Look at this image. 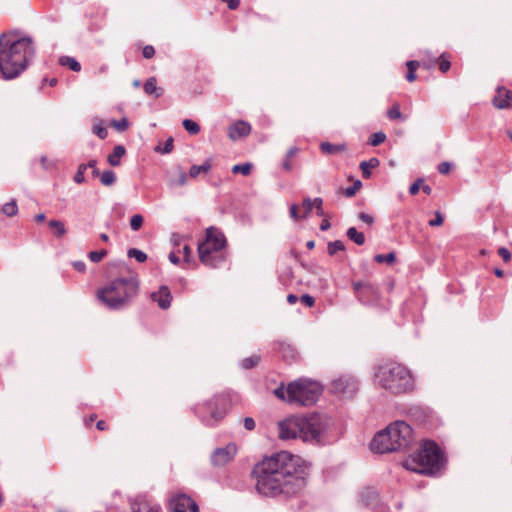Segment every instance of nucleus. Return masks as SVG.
Instances as JSON below:
<instances>
[{
  "label": "nucleus",
  "instance_id": "f257e3e1",
  "mask_svg": "<svg viewBox=\"0 0 512 512\" xmlns=\"http://www.w3.org/2000/svg\"><path fill=\"white\" fill-rule=\"evenodd\" d=\"M308 468L309 465L300 456L288 451L274 453L252 470L256 490L270 497L296 494L306 485Z\"/></svg>",
  "mask_w": 512,
  "mask_h": 512
},
{
  "label": "nucleus",
  "instance_id": "f03ea898",
  "mask_svg": "<svg viewBox=\"0 0 512 512\" xmlns=\"http://www.w3.org/2000/svg\"><path fill=\"white\" fill-rule=\"evenodd\" d=\"M35 53L30 37L15 38L14 32L0 34V75L5 80L18 77Z\"/></svg>",
  "mask_w": 512,
  "mask_h": 512
},
{
  "label": "nucleus",
  "instance_id": "7ed1b4c3",
  "mask_svg": "<svg viewBox=\"0 0 512 512\" xmlns=\"http://www.w3.org/2000/svg\"><path fill=\"white\" fill-rule=\"evenodd\" d=\"M139 292L138 277L117 278L97 291V298L107 308L120 310L135 299Z\"/></svg>",
  "mask_w": 512,
  "mask_h": 512
},
{
  "label": "nucleus",
  "instance_id": "20e7f679",
  "mask_svg": "<svg viewBox=\"0 0 512 512\" xmlns=\"http://www.w3.org/2000/svg\"><path fill=\"white\" fill-rule=\"evenodd\" d=\"M413 440V430L404 421H395L379 431L373 438L370 448L376 453L400 451L409 447Z\"/></svg>",
  "mask_w": 512,
  "mask_h": 512
},
{
  "label": "nucleus",
  "instance_id": "39448f33",
  "mask_svg": "<svg viewBox=\"0 0 512 512\" xmlns=\"http://www.w3.org/2000/svg\"><path fill=\"white\" fill-rule=\"evenodd\" d=\"M375 383L392 394H402L413 389L411 372L397 362H386L378 366Z\"/></svg>",
  "mask_w": 512,
  "mask_h": 512
},
{
  "label": "nucleus",
  "instance_id": "423d86ee",
  "mask_svg": "<svg viewBox=\"0 0 512 512\" xmlns=\"http://www.w3.org/2000/svg\"><path fill=\"white\" fill-rule=\"evenodd\" d=\"M442 464V454L439 446L434 441H425L420 450L411 455L405 462L407 470L419 474H434Z\"/></svg>",
  "mask_w": 512,
  "mask_h": 512
},
{
  "label": "nucleus",
  "instance_id": "0eeeda50",
  "mask_svg": "<svg viewBox=\"0 0 512 512\" xmlns=\"http://www.w3.org/2000/svg\"><path fill=\"white\" fill-rule=\"evenodd\" d=\"M225 245L226 239L222 232L214 227L207 228L204 241L198 244L200 261L211 268L220 266L226 260Z\"/></svg>",
  "mask_w": 512,
  "mask_h": 512
},
{
  "label": "nucleus",
  "instance_id": "6e6552de",
  "mask_svg": "<svg viewBox=\"0 0 512 512\" xmlns=\"http://www.w3.org/2000/svg\"><path fill=\"white\" fill-rule=\"evenodd\" d=\"M301 434L300 439L304 442L324 445L330 442V431L332 420L326 415L319 413L309 414L300 417Z\"/></svg>",
  "mask_w": 512,
  "mask_h": 512
},
{
  "label": "nucleus",
  "instance_id": "1a4fd4ad",
  "mask_svg": "<svg viewBox=\"0 0 512 512\" xmlns=\"http://www.w3.org/2000/svg\"><path fill=\"white\" fill-rule=\"evenodd\" d=\"M321 385L315 381L299 379L287 386V402L290 404L309 406L314 404L321 395Z\"/></svg>",
  "mask_w": 512,
  "mask_h": 512
},
{
  "label": "nucleus",
  "instance_id": "9d476101",
  "mask_svg": "<svg viewBox=\"0 0 512 512\" xmlns=\"http://www.w3.org/2000/svg\"><path fill=\"white\" fill-rule=\"evenodd\" d=\"M228 408L229 399L224 395H218L208 402L198 405L195 411L206 426H214L223 419Z\"/></svg>",
  "mask_w": 512,
  "mask_h": 512
},
{
  "label": "nucleus",
  "instance_id": "9b49d317",
  "mask_svg": "<svg viewBox=\"0 0 512 512\" xmlns=\"http://www.w3.org/2000/svg\"><path fill=\"white\" fill-rule=\"evenodd\" d=\"M332 391L342 397L351 398L358 390V381L352 375H341L331 383Z\"/></svg>",
  "mask_w": 512,
  "mask_h": 512
},
{
  "label": "nucleus",
  "instance_id": "f8f14e48",
  "mask_svg": "<svg viewBox=\"0 0 512 512\" xmlns=\"http://www.w3.org/2000/svg\"><path fill=\"white\" fill-rule=\"evenodd\" d=\"M279 438L282 440H290L300 438L301 423L300 417H292L285 419L278 424Z\"/></svg>",
  "mask_w": 512,
  "mask_h": 512
},
{
  "label": "nucleus",
  "instance_id": "ddd939ff",
  "mask_svg": "<svg viewBox=\"0 0 512 512\" xmlns=\"http://www.w3.org/2000/svg\"><path fill=\"white\" fill-rule=\"evenodd\" d=\"M353 290L358 300L364 304H371L379 299V291L370 283L354 282Z\"/></svg>",
  "mask_w": 512,
  "mask_h": 512
},
{
  "label": "nucleus",
  "instance_id": "4468645a",
  "mask_svg": "<svg viewBox=\"0 0 512 512\" xmlns=\"http://www.w3.org/2000/svg\"><path fill=\"white\" fill-rule=\"evenodd\" d=\"M172 512H199L197 503L186 494H175L169 502Z\"/></svg>",
  "mask_w": 512,
  "mask_h": 512
},
{
  "label": "nucleus",
  "instance_id": "2eb2a0df",
  "mask_svg": "<svg viewBox=\"0 0 512 512\" xmlns=\"http://www.w3.org/2000/svg\"><path fill=\"white\" fill-rule=\"evenodd\" d=\"M236 453V445L229 443L225 447L217 448L213 452L211 456V462L214 466H224L233 459Z\"/></svg>",
  "mask_w": 512,
  "mask_h": 512
},
{
  "label": "nucleus",
  "instance_id": "dca6fc26",
  "mask_svg": "<svg viewBox=\"0 0 512 512\" xmlns=\"http://www.w3.org/2000/svg\"><path fill=\"white\" fill-rule=\"evenodd\" d=\"M131 512H161V507L151 504L143 496H138L130 502Z\"/></svg>",
  "mask_w": 512,
  "mask_h": 512
},
{
  "label": "nucleus",
  "instance_id": "f3484780",
  "mask_svg": "<svg viewBox=\"0 0 512 512\" xmlns=\"http://www.w3.org/2000/svg\"><path fill=\"white\" fill-rule=\"evenodd\" d=\"M512 101V92L505 87L499 86L496 95L492 99V104L497 109H506L510 107Z\"/></svg>",
  "mask_w": 512,
  "mask_h": 512
},
{
  "label": "nucleus",
  "instance_id": "a211bd4d",
  "mask_svg": "<svg viewBox=\"0 0 512 512\" xmlns=\"http://www.w3.org/2000/svg\"><path fill=\"white\" fill-rule=\"evenodd\" d=\"M151 299L156 302L161 309H168L172 301L170 289L165 285L161 286L158 291L151 294Z\"/></svg>",
  "mask_w": 512,
  "mask_h": 512
},
{
  "label": "nucleus",
  "instance_id": "6ab92c4d",
  "mask_svg": "<svg viewBox=\"0 0 512 512\" xmlns=\"http://www.w3.org/2000/svg\"><path fill=\"white\" fill-rule=\"evenodd\" d=\"M251 132V125L245 121H237L229 127L228 135L230 139L237 140L239 138L249 135Z\"/></svg>",
  "mask_w": 512,
  "mask_h": 512
},
{
  "label": "nucleus",
  "instance_id": "aec40b11",
  "mask_svg": "<svg viewBox=\"0 0 512 512\" xmlns=\"http://www.w3.org/2000/svg\"><path fill=\"white\" fill-rule=\"evenodd\" d=\"M143 89L146 94L154 95L155 98L163 95V89L157 86V79L155 77L148 78L144 83Z\"/></svg>",
  "mask_w": 512,
  "mask_h": 512
},
{
  "label": "nucleus",
  "instance_id": "412c9836",
  "mask_svg": "<svg viewBox=\"0 0 512 512\" xmlns=\"http://www.w3.org/2000/svg\"><path fill=\"white\" fill-rule=\"evenodd\" d=\"M380 161L378 158H370L367 161H362L360 163V169L362 171V176L365 179H369L371 177V169L378 167Z\"/></svg>",
  "mask_w": 512,
  "mask_h": 512
},
{
  "label": "nucleus",
  "instance_id": "4be33fe9",
  "mask_svg": "<svg viewBox=\"0 0 512 512\" xmlns=\"http://www.w3.org/2000/svg\"><path fill=\"white\" fill-rule=\"evenodd\" d=\"M212 168L211 161L208 159L203 162L201 165H192L189 170V176L191 178H196L200 174H206L208 173Z\"/></svg>",
  "mask_w": 512,
  "mask_h": 512
},
{
  "label": "nucleus",
  "instance_id": "5701e85b",
  "mask_svg": "<svg viewBox=\"0 0 512 512\" xmlns=\"http://www.w3.org/2000/svg\"><path fill=\"white\" fill-rule=\"evenodd\" d=\"M125 154V148L121 145L114 147L111 154L108 155V163L111 166H118L120 164L121 157Z\"/></svg>",
  "mask_w": 512,
  "mask_h": 512
},
{
  "label": "nucleus",
  "instance_id": "b1692460",
  "mask_svg": "<svg viewBox=\"0 0 512 512\" xmlns=\"http://www.w3.org/2000/svg\"><path fill=\"white\" fill-rule=\"evenodd\" d=\"M59 64L62 66H67L69 69H71L74 72H79L81 70L80 63L71 56H62L59 58Z\"/></svg>",
  "mask_w": 512,
  "mask_h": 512
},
{
  "label": "nucleus",
  "instance_id": "393cba45",
  "mask_svg": "<svg viewBox=\"0 0 512 512\" xmlns=\"http://www.w3.org/2000/svg\"><path fill=\"white\" fill-rule=\"evenodd\" d=\"M346 234L347 237L357 245H363L365 243V235L362 232H358L355 227H350Z\"/></svg>",
  "mask_w": 512,
  "mask_h": 512
},
{
  "label": "nucleus",
  "instance_id": "a878e982",
  "mask_svg": "<svg viewBox=\"0 0 512 512\" xmlns=\"http://www.w3.org/2000/svg\"><path fill=\"white\" fill-rule=\"evenodd\" d=\"M187 180H188V177H187L186 172L183 171L182 169H178L177 178L170 179L169 185H170V187L184 186L187 184Z\"/></svg>",
  "mask_w": 512,
  "mask_h": 512
},
{
  "label": "nucleus",
  "instance_id": "bb28decb",
  "mask_svg": "<svg viewBox=\"0 0 512 512\" xmlns=\"http://www.w3.org/2000/svg\"><path fill=\"white\" fill-rule=\"evenodd\" d=\"M100 181L105 186H111L116 182V175L112 170H106L101 173Z\"/></svg>",
  "mask_w": 512,
  "mask_h": 512
},
{
  "label": "nucleus",
  "instance_id": "cd10ccee",
  "mask_svg": "<svg viewBox=\"0 0 512 512\" xmlns=\"http://www.w3.org/2000/svg\"><path fill=\"white\" fill-rule=\"evenodd\" d=\"M127 255L130 258H134L139 263H143L147 260L146 253L136 248H130Z\"/></svg>",
  "mask_w": 512,
  "mask_h": 512
},
{
  "label": "nucleus",
  "instance_id": "c85d7f7f",
  "mask_svg": "<svg viewBox=\"0 0 512 512\" xmlns=\"http://www.w3.org/2000/svg\"><path fill=\"white\" fill-rule=\"evenodd\" d=\"M49 226H50V228L54 229V234L57 237H61L66 233V229H65L63 222H61L59 220H50Z\"/></svg>",
  "mask_w": 512,
  "mask_h": 512
},
{
  "label": "nucleus",
  "instance_id": "c756f323",
  "mask_svg": "<svg viewBox=\"0 0 512 512\" xmlns=\"http://www.w3.org/2000/svg\"><path fill=\"white\" fill-rule=\"evenodd\" d=\"M2 212L9 216H15L18 212V206L15 200H11L10 202L6 203L2 207Z\"/></svg>",
  "mask_w": 512,
  "mask_h": 512
},
{
  "label": "nucleus",
  "instance_id": "7c9ffc66",
  "mask_svg": "<svg viewBox=\"0 0 512 512\" xmlns=\"http://www.w3.org/2000/svg\"><path fill=\"white\" fill-rule=\"evenodd\" d=\"M251 170H252L251 163L237 164L232 167V172L234 174L241 173L244 176L249 175L251 173Z\"/></svg>",
  "mask_w": 512,
  "mask_h": 512
},
{
  "label": "nucleus",
  "instance_id": "2f4dec72",
  "mask_svg": "<svg viewBox=\"0 0 512 512\" xmlns=\"http://www.w3.org/2000/svg\"><path fill=\"white\" fill-rule=\"evenodd\" d=\"M260 361V357L257 355H253L247 358H244L241 361V367L244 369H251L255 367Z\"/></svg>",
  "mask_w": 512,
  "mask_h": 512
},
{
  "label": "nucleus",
  "instance_id": "473e14b6",
  "mask_svg": "<svg viewBox=\"0 0 512 512\" xmlns=\"http://www.w3.org/2000/svg\"><path fill=\"white\" fill-rule=\"evenodd\" d=\"M345 249L344 243L340 240H336L330 242L328 244L327 250L329 255H335L338 251H343Z\"/></svg>",
  "mask_w": 512,
  "mask_h": 512
},
{
  "label": "nucleus",
  "instance_id": "72a5a7b5",
  "mask_svg": "<svg viewBox=\"0 0 512 512\" xmlns=\"http://www.w3.org/2000/svg\"><path fill=\"white\" fill-rule=\"evenodd\" d=\"M374 260L377 262V263H388V264H392L395 262L396 260V256H395V253L394 252H390L388 254H378L375 256Z\"/></svg>",
  "mask_w": 512,
  "mask_h": 512
},
{
  "label": "nucleus",
  "instance_id": "f704fd0d",
  "mask_svg": "<svg viewBox=\"0 0 512 512\" xmlns=\"http://www.w3.org/2000/svg\"><path fill=\"white\" fill-rule=\"evenodd\" d=\"M385 140H386V135H385V133H383V132H375V133H373V134L370 136L368 143H369L371 146H378V145H380L381 143H383Z\"/></svg>",
  "mask_w": 512,
  "mask_h": 512
},
{
  "label": "nucleus",
  "instance_id": "c9c22d12",
  "mask_svg": "<svg viewBox=\"0 0 512 512\" xmlns=\"http://www.w3.org/2000/svg\"><path fill=\"white\" fill-rule=\"evenodd\" d=\"M183 127L190 133V134H197L199 133L200 131V126L194 122L193 120H190V119H185L183 121Z\"/></svg>",
  "mask_w": 512,
  "mask_h": 512
},
{
  "label": "nucleus",
  "instance_id": "e433bc0d",
  "mask_svg": "<svg viewBox=\"0 0 512 512\" xmlns=\"http://www.w3.org/2000/svg\"><path fill=\"white\" fill-rule=\"evenodd\" d=\"M143 216L140 214H135L130 219V227L133 231H138L143 225Z\"/></svg>",
  "mask_w": 512,
  "mask_h": 512
},
{
  "label": "nucleus",
  "instance_id": "4c0bfd02",
  "mask_svg": "<svg viewBox=\"0 0 512 512\" xmlns=\"http://www.w3.org/2000/svg\"><path fill=\"white\" fill-rule=\"evenodd\" d=\"M387 116L391 120L402 119V113L400 111L399 104H394L388 111Z\"/></svg>",
  "mask_w": 512,
  "mask_h": 512
},
{
  "label": "nucleus",
  "instance_id": "58836bf2",
  "mask_svg": "<svg viewBox=\"0 0 512 512\" xmlns=\"http://www.w3.org/2000/svg\"><path fill=\"white\" fill-rule=\"evenodd\" d=\"M107 253L108 252L105 249L100 251H91L89 252L88 257L92 262L98 263L107 255Z\"/></svg>",
  "mask_w": 512,
  "mask_h": 512
},
{
  "label": "nucleus",
  "instance_id": "ea45409f",
  "mask_svg": "<svg viewBox=\"0 0 512 512\" xmlns=\"http://www.w3.org/2000/svg\"><path fill=\"white\" fill-rule=\"evenodd\" d=\"M86 170H87V165L86 164H80L79 165L78 170H77L76 174L74 175V181L77 184H81V183H83L85 181L84 174H85Z\"/></svg>",
  "mask_w": 512,
  "mask_h": 512
},
{
  "label": "nucleus",
  "instance_id": "a19ab883",
  "mask_svg": "<svg viewBox=\"0 0 512 512\" xmlns=\"http://www.w3.org/2000/svg\"><path fill=\"white\" fill-rule=\"evenodd\" d=\"M342 149H343L342 147L333 145V144H331L329 142H324V143L321 144V150L323 152L329 153V154L342 151Z\"/></svg>",
  "mask_w": 512,
  "mask_h": 512
},
{
  "label": "nucleus",
  "instance_id": "79ce46f5",
  "mask_svg": "<svg viewBox=\"0 0 512 512\" xmlns=\"http://www.w3.org/2000/svg\"><path fill=\"white\" fill-rule=\"evenodd\" d=\"M172 150H173V138L172 137L168 138L165 141L164 146L162 148L160 146H157L155 148V151L161 152L163 154L170 153Z\"/></svg>",
  "mask_w": 512,
  "mask_h": 512
},
{
  "label": "nucleus",
  "instance_id": "37998d69",
  "mask_svg": "<svg viewBox=\"0 0 512 512\" xmlns=\"http://www.w3.org/2000/svg\"><path fill=\"white\" fill-rule=\"evenodd\" d=\"M451 67V62L446 58L445 54L439 57V69L442 73H446Z\"/></svg>",
  "mask_w": 512,
  "mask_h": 512
},
{
  "label": "nucleus",
  "instance_id": "c03bdc74",
  "mask_svg": "<svg viewBox=\"0 0 512 512\" xmlns=\"http://www.w3.org/2000/svg\"><path fill=\"white\" fill-rule=\"evenodd\" d=\"M281 348H282L283 357L291 358V359L295 358L296 351L293 347H291L290 345L281 344Z\"/></svg>",
  "mask_w": 512,
  "mask_h": 512
},
{
  "label": "nucleus",
  "instance_id": "a18cd8bd",
  "mask_svg": "<svg viewBox=\"0 0 512 512\" xmlns=\"http://www.w3.org/2000/svg\"><path fill=\"white\" fill-rule=\"evenodd\" d=\"M314 204H315L314 199L311 200L309 197L303 199L302 205L305 209V213H304L303 217H307L311 213V211L314 207Z\"/></svg>",
  "mask_w": 512,
  "mask_h": 512
},
{
  "label": "nucleus",
  "instance_id": "49530a36",
  "mask_svg": "<svg viewBox=\"0 0 512 512\" xmlns=\"http://www.w3.org/2000/svg\"><path fill=\"white\" fill-rule=\"evenodd\" d=\"M113 126L117 131H125L128 128V120L126 118H122L119 121L114 120Z\"/></svg>",
  "mask_w": 512,
  "mask_h": 512
},
{
  "label": "nucleus",
  "instance_id": "de8ad7c7",
  "mask_svg": "<svg viewBox=\"0 0 512 512\" xmlns=\"http://www.w3.org/2000/svg\"><path fill=\"white\" fill-rule=\"evenodd\" d=\"M361 187V182L356 181L352 186H349L345 189V195L347 197H352L356 194L357 190Z\"/></svg>",
  "mask_w": 512,
  "mask_h": 512
},
{
  "label": "nucleus",
  "instance_id": "09e8293b",
  "mask_svg": "<svg viewBox=\"0 0 512 512\" xmlns=\"http://www.w3.org/2000/svg\"><path fill=\"white\" fill-rule=\"evenodd\" d=\"M314 207L316 208V214L320 217H323L325 215L323 210V199L320 197H316L314 199Z\"/></svg>",
  "mask_w": 512,
  "mask_h": 512
},
{
  "label": "nucleus",
  "instance_id": "8fccbe9b",
  "mask_svg": "<svg viewBox=\"0 0 512 512\" xmlns=\"http://www.w3.org/2000/svg\"><path fill=\"white\" fill-rule=\"evenodd\" d=\"M443 221H444V218H443L442 214L439 211H437L435 213V218L429 221V225L431 227L441 226L443 224Z\"/></svg>",
  "mask_w": 512,
  "mask_h": 512
},
{
  "label": "nucleus",
  "instance_id": "3c124183",
  "mask_svg": "<svg viewBox=\"0 0 512 512\" xmlns=\"http://www.w3.org/2000/svg\"><path fill=\"white\" fill-rule=\"evenodd\" d=\"M300 300H301V302H302L304 305H306V306H308V307H313V306H314V304H315V299H314V297H312V296H311V295H309V294H304V295H302V296H301V298H300Z\"/></svg>",
  "mask_w": 512,
  "mask_h": 512
},
{
  "label": "nucleus",
  "instance_id": "603ef678",
  "mask_svg": "<svg viewBox=\"0 0 512 512\" xmlns=\"http://www.w3.org/2000/svg\"><path fill=\"white\" fill-rule=\"evenodd\" d=\"M423 183V180L422 179H417L409 188V193L411 195H415L418 193L420 187H421V184Z\"/></svg>",
  "mask_w": 512,
  "mask_h": 512
},
{
  "label": "nucleus",
  "instance_id": "864d4df0",
  "mask_svg": "<svg viewBox=\"0 0 512 512\" xmlns=\"http://www.w3.org/2000/svg\"><path fill=\"white\" fill-rule=\"evenodd\" d=\"M155 55V49L151 45H147L143 48V56L146 59H150Z\"/></svg>",
  "mask_w": 512,
  "mask_h": 512
},
{
  "label": "nucleus",
  "instance_id": "5fc2aeb1",
  "mask_svg": "<svg viewBox=\"0 0 512 512\" xmlns=\"http://www.w3.org/2000/svg\"><path fill=\"white\" fill-rule=\"evenodd\" d=\"M243 424L244 427L249 431L254 430L256 426L254 419L251 417H245L243 420Z\"/></svg>",
  "mask_w": 512,
  "mask_h": 512
},
{
  "label": "nucleus",
  "instance_id": "6e6d98bb",
  "mask_svg": "<svg viewBox=\"0 0 512 512\" xmlns=\"http://www.w3.org/2000/svg\"><path fill=\"white\" fill-rule=\"evenodd\" d=\"M498 254L505 262H508L511 259V254L508 249L505 247H501L498 250Z\"/></svg>",
  "mask_w": 512,
  "mask_h": 512
},
{
  "label": "nucleus",
  "instance_id": "4d7b16f0",
  "mask_svg": "<svg viewBox=\"0 0 512 512\" xmlns=\"http://www.w3.org/2000/svg\"><path fill=\"white\" fill-rule=\"evenodd\" d=\"M274 394L278 398L287 401V388L284 389L283 387H279V388L275 389Z\"/></svg>",
  "mask_w": 512,
  "mask_h": 512
},
{
  "label": "nucleus",
  "instance_id": "13d9d810",
  "mask_svg": "<svg viewBox=\"0 0 512 512\" xmlns=\"http://www.w3.org/2000/svg\"><path fill=\"white\" fill-rule=\"evenodd\" d=\"M451 165L449 162H442L438 165V171L441 174H447L450 171Z\"/></svg>",
  "mask_w": 512,
  "mask_h": 512
},
{
  "label": "nucleus",
  "instance_id": "bf43d9fd",
  "mask_svg": "<svg viewBox=\"0 0 512 512\" xmlns=\"http://www.w3.org/2000/svg\"><path fill=\"white\" fill-rule=\"evenodd\" d=\"M72 265L78 272L83 273L86 270V264L83 261H74Z\"/></svg>",
  "mask_w": 512,
  "mask_h": 512
},
{
  "label": "nucleus",
  "instance_id": "052dcab7",
  "mask_svg": "<svg viewBox=\"0 0 512 512\" xmlns=\"http://www.w3.org/2000/svg\"><path fill=\"white\" fill-rule=\"evenodd\" d=\"M94 133L101 139H104L107 136V130L104 127H95Z\"/></svg>",
  "mask_w": 512,
  "mask_h": 512
},
{
  "label": "nucleus",
  "instance_id": "680f3d73",
  "mask_svg": "<svg viewBox=\"0 0 512 512\" xmlns=\"http://www.w3.org/2000/svg\"><path fill=\"white\" fill-rule=\"evenodd\" d=\"M359 219L362 220L363 222L369 224V225H371L373 223V221H374L373 217L368 215V214H366V213H360L359 214Z\"/></svg>",
  "mask_w": 512,
  "mask_h": 512
},
{
  "label": "nucleus",
  "instance_id": "e2e57ef3",
  "mask_svg": "<svg viewBox=\"0 0 512 512\" xmlns=\"http://www.w3.org/2000/svg\"><path fill=\"white\" fill-rule=\"evenodd\" d=\"M290 216L296 221L300 218L298 215V206L296 204H293L290 207Z\"/></svg>",
  "mask_w": 512,
  "mask_h": 512
},
{
  "label": "nucleus",
  "instance_id": "0e129e2a",
  "mask_svg": "<svg viewBox=\"0 0 512 512\" xmlns=\"http://www.w3.org/2000/svg\"><path fill=\"white\" fill-rule=\"evenodd\" d=\"M419 65V62L415 60H411L406 63L407 69L411 71H416Z\"/></svg>",
  "mask_w": 512,
  "mask_h": 512
},
{
  "label": "nucleus",
  "instance_id": "69168bd1",
  "mask_svg": "<svg viewBox=\"0 0 512 512\" xmlns=\"http://www.w3.org/2000/svg\"><path fill=\"white\" fill-rule=\"evenodd\" d=\"M184 260L188 262L190 260V256L192 254V250L188 245L183 247Z\"/></svg>",
  "mask_w": 512,
  "mask_h": 512
},
{
  "label": "nucleus",
  "instance_id": "338daca9",
  "mask_svg": "<svg viewBox=\"0 0 512 512\" xmlns=\"http://www.w3.org/2000/svg\"><path fill=\"white\" fill-rule=\"evenodd\" d=\"M227 5L230 10H235L238 8L240 1L239 0H227Z\"/></svg>",
  "mask_w": 512,
  "mask_h": 512
},
{
  "label": "nucleus",
  "instance_id": "774afa93",
  "mask_svg": "<svg viewBox=\"0 0 512 512\" xmlns=\"http://www.w3.org/2000/svg\"><path fill=\"white\" fill-rule=\"evenodd\" d=\"M168 259L171 263L177 265L180 263V259L179 257L174 253V252H171L168 256Z\"/></svg>",
  "mask_w": 512,
  "mask_h": 512
}]
</instances>
